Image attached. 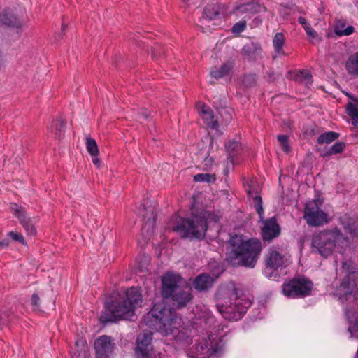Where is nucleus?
Returning <instances> with one entry per match:
<instances>
[{"label": "nucleus", "instance_id": "obj_1", "mask_svg": "<svg viewBox=\"0 0 358 358\" xmlns=\"http://www.w3.org/2000/svg\"><path fill=\"white\" fill-rule=\"evenodd\" d=\"M161 295L172 307L157 303L144 317V323L149 328L167 336L177 329L178 317L175 309H182L192 302V288L179 275L168 272L162 277Z\"/></svg>", "mask_w": 358, "mask_h": 358}, {"label": "nucleus", "instance_id": "obj_2", "mask_svg": "<svg viewBox=\"0 0 358 358\" xmlns=\"http://www.w3.org/2000/svg\"><path fill=\"white\" fill-rule=\"evenodd\" d=\"M239 292L234 282L221 285L217 289L216 307L224 319L237 321L251 306V301L245 296L240 295Z\"/></svg>", "mask_w": 358, "mask_h": 358}, {"label": "nucleus", "instance_id": "obj_3", "mask_svg": "<svg viewBox=\"0 0 358 358\" xmlns=\"http://www.w3.org/2000/svg\"><path fill=\"white\" fill-rule=\"evenodd\" d=\"M231 250L227 254V262L233 266L254 268L262 251L257 238L244 239L242 235L231 236L228 241Z\"/></svg>", "mask_w": 358, "mask_h": 358}, {"label": "nucleus", "instance_id": "obj_4", "mask_svg": "<svg viewBox=\"0 0 358 358\" xmlns=\"http://www.w3.org/2000/svg\"><path fill=\"white\" fill-rule=\"evenodd\" d=\"M143 296L139 287H131L111 304H105V312L101 316L102 322H116L119 320H131L136 308L141 307Z\"/></svg>", "mask_w": 358, "mask_h": 358}, {"label": "nucleus", "instance_id": "obj_5", "mask_svg": "<svg viewBox=\"0 0 358 358\" xmlns=\"http://www.w3.org/2000/svg\"><path fill=\"white\" fill-rule=\"evenodd\" d=\"M340 271L343 278L335 290V295L342 303L352 301L358 306V267L351 259H346L342 262Z\"/></svg>", "mask_w": 358, "mask_h": 358}, {"label": "nucleus", "instance_id": "obj_6", "mask_svg": "<svg viewBox=\"0 0 358 358\" xmlns=\"http://www.w3.org/2000/svg\"><path fill=\"white\" fill-rule=\"evenodd\" d=\"M207 229V219L203 212L192 213L190 217L182 219L173 228L181 238L199 241L205 238Z\"/></svg>", "mask_w": 358, "mask_h": 358}, {"label": "nucleus", "instance_id": "obj_7", "mask_svg": "<svg viewBox=\"0 0 358 358\" xmlns=\"http://www.w3.org/2000/svg\"><path fill=\"white\" fill-rule=\"evenodd\" d=\"M340 243H348V238L345 237L340 229L322 231L313 235L312 238V252L318 253L324 257L331 255L336 245Z\"/></svg>", "mask_w": 358, "mask_h": 358}, {"label": "nucleus", "instance_id": "obj_8", "mask_svg": "<svg viewBox=\"0 0 358 358\" xmlns=\"http://www.w3.org/2000/svg\"><path fill=\"white\" fill-rule=\"evenodd\" d=\"M254 207L263 224L261 229L262 238L264 242L269 243L280 235V227L275 217L264 220V209L262 199L260 196H256L254 198Z\"/></svg>", "mask_w": 358, "mask_h": 358}, {"label": "nucleus", "instance_id": "obj_9", "mask_svg": "<svg viewBox=\"0 0 358 358\" xmlns=\"http://www.w3.org/2000/svg\"><path fill=\"white\" fill-rule=\"evenodd\" d=\"M313 282L305 276L293 278L283 283L282 292L289 298H304L311 294Z\"/></svg>", "mask_w": 358, "mask_h": 358}, {"label": "nucleus", "instance_id": "obj_10", "mask_svg": "<svg viewBox=\"0 0 358 358\" xmlns=\"http://www.w3.org/2000/svg\"><path fill=\"white\" fill-rule=\"evenodd\" d=\"M318 200L308 202L304 209V219L309 226L319 227L327 223V214L320 208Z\"/></svg>", "mask_w": 358, "mask_h": 358}, {"label": "nucleus", "instance_id": "obj_11", "mask_svg": "<svg viewBox=\"0 0 358 358\" xmlns=\"http://www.w3.org/2000/svg\"><path fill=\"white\" fill-rule=\"evenodd\" d=\"M152 332L143 331L136 339L135 348L136 358H152L153 347L152 344Z\"/></svg>", "mask_w": 358, "mask_h": 358}, {"label": "nucleus", "instance_id": "obj_12", "mask_svg": "<svg viewBox=\"0 0 358 358\" xmlns=\"http://www.w3.org/2000/svg\"><path fill=\"white\" fill-rule=\"evenodd\" d=\"M10 208L14 215L17 217L20 224L29 236H35L36 229L35 227L34 219L28 216L24 207L18 206L17 203H11Z\"/></svg>", "mask_w": 358, "mask_h": 358}, {"label": "nucleus", "instance_id": "obj_13", "mask_svg": "<svg viewBox=\"0 0 358 358\" xmlns=\"http://www.w3.org/2000/svg\"><path fill=\"white\" fill-rule=\"evenodd\" d=\"M210 337L202 338L196 341L188 352L189 358H208L215 352V350L209 344Z\"/></svg>", "mask_w": 358, "mask_h": 358}, {"label": "nucleus", "instance_id": "obj_14", "mask_svg": "<svg viewBox=\"0 0 358 358\" xmlns=\"http://www.w3.org/2000/svg\"><path fill=\"white\" fill-rule=\"evenodd\" d=\"M115 348V343L110 336L103 335L94 341L96 358H110Z\"/></svg>", "mask_w": 358, "mask_h": 358}, {"label": "nucleus", "instance_id": "obj_15", "mask_svg": "<svg viewBox=\"0 0 358 358\" xmlns=\"http://www.w3.org/2000/svg\"><path fill=\"white\" fill-rule=\"evenodd\" d=\"M139 213L148 229H153L156 223V210L148 199H144L141 204Z\"/></svg>", "mask_w": 358, "mask_h": 358}, {"label": "nucleus", "instance_id": "obj_16", "mask_svg": "<svg viewBox=\"0 0 358 358\" xmlns=\"http://www.w3.org/2000/svg\"><path fill=\"white\" fill-rule=\"evenodd\" d=\"M266 268L272 271H277L285 266V261L283 255L275 250L271 249L266 255L265 259Z\"/></svg>", "mask_w": 358, "mask_h": 358}, {"label": "nucleus", "instance_id": "obj_17", "mask_svg": "<svg viewBox=\"0 0 358 358\" xmlns=\"http://www.w3.org/2000/svg\"><path fill=\"white\" fill-rule=\"evenodd\" d=\"M262 52L261 46L258 43L253 42L245 44L241 50L242 55L248 62L256 61L261 57Z\"/></svg>", "mask_w": 358, "mask_h": 358}, {"label": "nucleus", "instance_id": "obj_18", "mask_svg": "<svg viewBox=\"0 0 358 358\" xmlns=\"http://www.w3.org/2000/svg\"><path fill=\"white\" fill-rule=\"evenodd\" d=\"M236 10H239L242 14L249 13L250 15H255L262 11L266 12L267 8L261 4L259 1L253 0L239 5L236 7Z\"/></svg>", "mask_w": 358, "mask_h": 358}, {"label": "nucleus", "instance_id": "obj_19", "mask_svg": "<svg viewBox=\"0 0 358 358\" xmlns=\"http://www.w3.org/2000/svg\"><path fill=\"white\" fill-rule=\"evenodd\" d=\"M215 281L210 275L207 273L196 276L193 282V286L199 292H204L213 287Z\"/></svg>", "mask_w": 358, "mask_h": 358}, {"label": "nucleus", "instance_id": "obj_20", "mask_svg": "<svg viewBox=\"0 0 358 358\" xmlns=\"http://www.w3.org/2000/svg\"><path fill=\"white\" fill-rule=\"evenodd\" d=\"M224 5L220 3H209L204 8V14L209 20L220 19L224 13Z\"/></svg>", "mask_w": 358, "mask_h": 358}, {"label": "nucleus", "instance_id": "obj_21", "mask_svg": "<svg viewBox=\"0 0 358 358\" xmlns=\"http://www.w3.org/2000/svg\"><path fill=\"white\" fill-rule=\"evenodd\" d=\"M340 222L346 232L349 233L352 238H358L357 220L345 215L340 217Z\"/></svg>", "mask_w": 358, "mask_h": 358}, {"label": "nucleus", "instance_id": "obj_22", "mask_svg": "<svg viewBox=\"0 0 358 358\" xmlns=\"http://www.w3.org/2000/svg\"><path fill=\"white\" fill-rule=\"evenodd\" d=\"M0 22L3 24L15 27L17 29L22 28L23 23L20 21L10 10L5 9L0 14Z\"/></svg>", "mask_w": 358, "mask_h": 358}, {"label": "nucleus", "instance_id": "obj_23", "mask_svg": "<svg viewBox=\"0 0 358 358\" xmlns=\"http://www.w3.org/2000/svg\"><path fill=\"white\" fill-rule=\"evenodd\" d=\"M66 122L61 117L54 120L48 128L50 133L60 141L64 136Z\"/></svg>", "mask_w": 358, "mask_h": 358}, {"label": "nucleus", "instance_id": "obj_24", "mask_svg": "<svg viewBox=\"0 0 358 358\" xmlns=\"http://www.w3.org/2000/svg\"><path fill=\"white\" fill-rule=\"evenodd\" d=\"M178 324L179 322H178L177 327ZM171 335L173 336V341L180 347L185 348L192 343L191 336L186 331H178L177 328Z\"/></svg>", "mask_w": 358, "mask_h": 358}, {"label": "nucleus", "instance_id": "obj_25", "mask_svg": "<svg viewBox=\"0 0 358 358\" xmlns=\"http://www.w3.org/2000/svg\"><path fill=\"white\" fill-rule=\"evenodd\" d=\"M201 112L202 118L208 127L212 129H217L218 122L215 119L213 111L208 106L203 105Z\"/></svg>", "mask_w": 358, "mask_h": 358}, {"label": "nucleus", "instance_id": "obj_26", "mask_svg": "<svg viewBox=\"0 0 358 358\" xmlns=\"http://www.w3.org/2000/svg\"><path fill=\"white\" fill-rule=\"evenodd\" d=\"M207 270L210 275V278H213V280L215 281L224 273L225 268L222 263L211 260L208 264Z\"/></svg>", "mask_w": 358, "mask_h": 358}, {"label": "nucleus", "instance_id": "obj_27", "mask_svg": "<svg viewBox=\"0 0 358 358\" xmlns=\"http://www.w3.org/2000/svg\"><path fill=\"white\" fill-rule=\"evenodd\" d=\"M345 69L349 74L358 76V51L348 57Z\"/></svg>", "mask_w": 358, "mask_h": 358}, {"label": "nucleus", "instance_id": "obj_28", "mask_svg": "<svg viewBox=\"0 0 358 358\" xmlns=\"http://www.w3.org/2000/svg\"><path fill=\"white\" fill-rule=\"evenodd\" d=\"M234 67V63L232 62H227L223 64L220 69H216L210 71V75L215 79L218 80L228 75Z\"/></svg>", "mask_w": 358, "mask_h": 358}, {"label": "nucleus", "instance_id": "obj_29", "mask_svg": "<svg viewBox=\"0 0 358 358\" xmlns=\"http://www.w3.org/2000/svg\"><path fill=\"white\" fill-rule=\"evenodd\" d=\"M354 31V27L348 26L345 28V22L343 20H338L334 27V32L338 36H349Z\"/></svg>", "mask_w": 358, "mask_h": 358}, {"label": "nucleus", "instance_id": "obj_30", "mask_svg": "<svg viewBox=\"0 0 358 358\" xmlns=\"http://www.w3.org/2000/svg\"><path fill=\"white\" fill-rule=\"evenodd\" d=\"M285 36L282 33H276L273 39V45L276 53L285 55L283 46L285 45Z\"/></svg>", "mask_w": 358, "mask_h": 358}, {"label": "nucleus", "instance_id": "obj_31", "mask_svg": "<svg viewBox=\"0 0 358 358\" xmlns=\"http://www.w3.org/2000/svg\"><path fill=\"white\" fill-rule=\"evenodd\" d=\"M339 136L340 134L337 132L328 131L320 134L317 141L318 144H329L336 141Z\"/></svg>", "mask_w": 358, "mask_h": 358}, {"label": "nucleus", "instance_id": "obj_32", "mask_svg": "<svg viewBox=\"0 0 358 358\" xmlns=\"http://www.w3.org/2000/svg\"><path fill=\"white\" fill-rule=\"evenodd\" d=\"M348 115L351 117L352 123L354 126L358 127V108L357 106L349 102L346 106Z\"/></svg>", "mask_w": 358, "mask_h": 358}, {"label": "nucleus", "instance_id": "obj_33", "mask_svg": "<svg viewBox=\"0 0 358 358\" xmlns=\"http://www.w3.org/2000/svg\"><path fill=\"white\" fill-rule=\"evenodd\" d=\"M345 147L346 145L344 142H337L334 143L322 157L341 153L345 149Z\"/></svg>", "mask_w": 358, "mask_h": 358}, {"label": "nucleus", "instance_id": "obj_34", "mask_svg": "<svg viewBox=\"0 0 358 358\" xmlns=\"http://www.w3.org/2000/svg\"><path fill=\"white\" fill-rule=\"evenodd\" d=\"M86 148L88 152L91 155H96L99 154V150L98 148L96 142L91 137H87L86 139Z\"/></svg>", "mask_w": 358, "mask_h": 358}, {"label": "nucleus", "instance_id": "obj_35", "mask_svg": "<svg viewBox=\"0 0 358 358\" xmlns=\"http://www.w3.org/2000/svg\"><path fill=\"white\" fill-rule=\"evenodd\" d=\"M194 180L195 182H214L216 180V178L214 174L210 173H199L194 176Z\"/></svg>", "mask_w": 358, "mask_h": 358}, {"label": "nucleus", "instance_id": "obj_36", "mask_svg": "<svg viewBox=\"0 0 358 358\" xmlns=\"http://www.w3.org/2000/svg\"><path fill=\"white\" fill-rule=\"evenodd\" d=\"M243 84L246 87H251L256 85L257 76L255 73H250L244 75L242 80Z\"/></svg>", "mask_w": 358, "mask_h": 358}, {"label": "nucleus", "instance_id": "obj_37", "mask_svg": "<svg viewBox=\"0 0 358 358\" xmlns=\"http://www.w3.org/2000/svg\"><path fill=\"white\" fill-rule=\"evenodd\" d=\"M294 79L296 81H306L307 83H312V76L308 71L297 73Z\"/></svg>", "mask_w": 358, "mask_h": 358}, {"label": "nucleus", "instance_id": "obj_38", "mask_svg": "<svg viewBox=\"0 0 358 358\" xmlns=\"http://www.w3.org/2000/svg\"><path fill=\"white\" fill-rule=\"evenodd\" d=\"M277 138L280 142L282 150L287 153L291 151V148L289 145V137L287 135H278Z\"/></svg>", "mask_w": 358, "mask_h": 358}, {"label": "nucleus", "instance_id": "obj_39", "mask_svg": "<svg viewBox=\"0 0 358 358\" xmlns=\"http://www.w3.org/2000/svg\"><path fill=\"white\" fill-rule=\"evenodd\" d=\"M166 50L164 46L157 44L152 48V57L157 59L158 57L165 55Z\"/></svg>", "mask_w": 358, "mask_h": 358}, {"label": "nucleus", "instance_id": "obj_40", "mask_svg": "<svg viewBox=\"0 0 358 358\" xmlns=\"http://www.w3.org/2000/svg\"><path fill=\"white\" fill-rule=\"evenodd\" d=\"M247 23L245 20H241L238 22L234 24L231 31L234 34H240L246 29Z\"/></svg>", "mask_w": 358, "mask_h": 358}, {"label": "nucleus", "instance_id": "obj_41", "mask_svg": "<svg viewBox=\"0 0 358 358\" xmlns=\"http://www.w3.org/2000/svg\"><path fill=\"white\" fill-rule=\"evenodd\" d=\"M8 236L11 238L13 241L19 242L24 245H27V242L24 240V238L21 234L15 233L14 231H10L8 233Z\"/></svg>", "mask_w": 358, "mask_h": 358}, {"label": "nucleus", "instance_id": "obj_42", "mask_svg": "<svg viewBox=\"0 0 358 358\" xmlns=\"http://www.w3.org/2000/svg\"><path fill=\"white\" fill-rule=\"evenodd\" d=\"M31 304L34 310H38L40 309V298L38 294L34 293L32 294L31 299Z\"/></svg>", "mask_w": 358, "mask_h": 358}, {"label": "nucleus", "instance_id": "obj_43", "mask_svg": "<svg viewBox=\"0 0 358 358\" xmlns=\"http://www.w3.org/2000/svg\"><path fill=\"white\" fill-rule=\"evenodd\" d=\"M307 35L308 36L309 41L313 43V39H315L317 38V33L310 27H307L306 29H305Z\"/></svg>", "mask_w": 358, "mask_h": 358}, {"label": "nucleus", "instance_id": "obj_44", "mask_svg": "<svg viewBox=\"0 0 358 358\" xmlns=\"http://www.w3.org/2000/svg\"><path fill=\"white\" fill-rule=\"evenodd\" d=\"M255 182L252 180L250 181L243 182L245 192L248 196H251V189L255 187Z\"/></svg>", "mask_w": 358, "mask_h": 358}, {"label": "nucleus", "instance_id": "obj_45", "mask_svg": "<svg viewBox=\"0 0 358 358\" xmlns=\"http://www.w3.org/2000/svg\"><path fill=\"white\" fill-rule=\"evenodd\" d=\"M9 315L6 312H3L0 309V328L6 324L8 321Z\"/></svg>", "mask_w": 358, "mask_h": 358}, {"label": "nucleus", "instance_id": "obj_46", "mask_svg": "<svg viewBox=\"0 0 358 358\" xmlns=\"http://www.w3.org/2000/svg\"><path fill=\"white\" fill-rule=\"evenodd\" d=\"M299 23L303 26L304 29H306L307 27H310V24L307 22L306 19L302 16H300L298 18Z\"/></svg>", "mask_w": 358, "mask_h": 358}, {"label": "nucleus", "instance_id": "obj_47", "mask_svg": "<svg viewBox=\"0 0 358 358\" xmlns=\"http://www.w3.org/2000/svg\"><path fill=\"white\" fill-rule=\"evenodd\" d=\"M238 146V143L236 141L229 142L227 145H226V148L229 151H234L236 148Z\"/></svg>", "mask_w": 358, "mask_h": 358}, {"label": "nucleus", "instance_id": "obj_48", "mask_svg": "<svg viewBox=\"0 0 358 358\" xmlns=\"http://www.w3.org/2000/svg\"><path fill=\"white\" fill-rule=\"evenodd\" d=\"M98 155H92V158L94 164L97 167H100L101 164V160L98 157Z\"/></svg>", "mask_w": 358, "mask_h": 358}, {"label": "nucleus", "instance_id": "obj_49", "mask_svg": "<svg viewBox=\"0 0 358 358\" xmlns=\"http://www.w3.org/2000/svg\"><path fill=\"white\" fill-rule=\"evenodd\" d=\"M9 245V241L7 238H4L0 241V248H6Z\"/></svg>", "mask_w": 358, "mask_h": 358}, {"label": "nucleus", "instance_id": "obj_50", "mask_svg": "<svg viewBox=\"0 0 358 358\" xmlns=\"http://www.w3.org/2000/svg\"><path fill=\"white\" fill-rule=\"evenodd\" d=\"M259 192H258V189L256 187H253L252 189H251V198H252V200L254 201V198L256 196H259Z\"/></svg>", "mask_w": 358, "mask_h": 358}, {"label": "nucleus", "instance_id": "obj_51", "mask_svg": "<svg viewBox=\"0 0 358 358\" xmlns=\"http://www.w3.org/2000/svg\"><path fill=\"white\" fill-rule=\"evenodd\" d=\"M348 96L358 106V99L348 94Z\"/></svg>", "mask_w": 358, "mask_h": 358}, {"label": "nucleus", "instance_id": "obj_52", "mask_svg": "<svg viewBox=\"0 0 358 358\" xmlns=\"http://www.w3.org/2000/svg\"><path fill=\"white\" fill-rule=\"evenodd\" d=\"M66 27H67V25L64 23V22H62V33H64L66 29Z\"/></svg>", "mask_w": 358, "mask_h": 358}, {"label": "nucleus", "instance_id": "obj_53", "mask_svg": "<svg viewBox=\"0 0 358 358\" xmlns=\"http://www.w3.org/2000/svg\"><path fill=\"white\" fill-rule=\"evenodd\" d=\"M143 115L145 116V118H148L149 115L146 114V113H144Z\"/></svg>", "mask_w": 358, "mask_h": 358}, {"label": "nucleus", "instance_id": "obj_54", "mask_svg": "<svg viewBox=\"0 0 358 358\" xmlns=\"http://www.w3.org/2000/svg\"><path fill=\"white\" fill-rule=\"evenodd\" d=\"M17 167H19L20 166V161H17Z\"/></svg>", "mask_w": 358, "mask_h": 358}, {"label": "nucleus", "instance_id": "obj_55", "mask_svg": "<svg viewBox=\"0 0 358 358\" xmlns=\"http://www.w3.org/2000/svg\"><path fill=\"white\" fill-rule=\"evenodd\" d=\"M2 63L1 56L0 55V64Z\"/></svg>", "mask_w": 358, "mask_h": 358}, {"label": "nucleus", "instance_id": "obj_56", "mask_svg": "<svg viewBox=\"0 0 358 358\" xmlns=\"http://www.w3.org/2000/svg\"><path fill=\"white\" fill-rule=\"evenodd\" d=\"M357 352H358V350H357Z\"/></svg>", "mask_w": 358, "mask_h": 358}]
</instances>
